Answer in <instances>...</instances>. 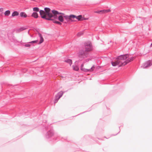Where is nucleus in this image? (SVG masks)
Listing matches in <instances>:
<instances>
[{
    "mask_svg": "<svg viewBox=\"0 0 152 152\" xmlns=\"http://www.w3.org/2000/svg\"><path fill=\"white\" fill-rule=\"evenodd\" d=\"M84 50L83 49L80 50L78 54L79 57H82L83 58H87L89 55V52L93 50L92 44L90 42H88L84 43Z\"/></svg>",
    "mask_w": 152,
    "mask_h": 152,
    "instance_id": "f257e3e1",
    "label": "nucleus"
},
{
    "mask_svg": "<svg viewBox=\"0 0 152 152\" xmlns=\"http://www.w3.org/2000/svg\"><path fill=\"white\" fill-rule=\"evenodd\" d=\"M34 11L39 12V10H33ZM51 10H39V12L41 17L46 20H48L54 21V19L52 18H53L57 19V16L56 15H53L50 12Z\"/></svg>",
    "mask_w": 152,
    "mask_h": 152,
    "instance_id": "f03ea898",
    "label": "nucleus"
},
{
    "mask_svg": "<svg viewBox=\"0 0 152 152\" xmlns=\"http://www.w3.org/2000/svg\"><path fill=\"white\" fill-rule=\"evenodd\" d=\"M128 57H129V55L128 54L121 55L117 56L115 58V59L119 62L120 65L122 66V63H123Z\"/></svg>",
    "mask_w": 152,
    "mask_h": 152,
    "instance_id": "7ed1b4c3",
    "label": "nucleus"
},
{
    "mask_svg": "<svg viewBox=\"0 0 152 152\" xmlns=\"http://www.w3.org/2000/svg\"><path fill=\"white\" fill-rule=\"evenodd\" d=\"M152 65V60H149L144 63L141 66L143 69L146 68Z\"/></svg>",
    "mask_w": 152,
    "mask_h": 152,
    "instance_id": "20e7f679",
    "label": "nucleus"
},
{
    "mask_svg": "<svg viewBox=\"0 0 152 152\" xmlns=\"http://www.w3.org/2000/svg\"><path fill=\"white\" fill-rule=\"evenodd\" d=\"M54 131L53 129H51L48 132L45 134V137L47 139H49L53 135Z\"/></svg>",
    "mask_w": 152,
    "mask_h": 152,
    "instance_id": "39448f33",
    "label": "nucleus"
},
{
    "mask_svg": "<svg viewBox=\"0 0 152 152\" xmlns=\"http://www.w3.org/2000/svg\"><path fill=\"white\" fill-rule=\"evenodd\" d=\"M134 57H131L127 58L125 61H124L123 63L122 64V65L125 66L128 63L132 61L133 60Z\"/></svg>",
    "mask_w": 152,
    "mask_h": 152,
    "instance_id": "423d86ee",
    "label": "nucleus"
},
{
    "mask_svg": "<svg viewBox=\"0 0 152 152\" xmlns=\"http://www.w3.org/2000/svg\"><path fill=\"white\" fill-rule=\"evenodd\" d=\"M111 10H99L94 12L95 13L98 14H103L105 13L109 12H110Z\"/></svg>",
    "mask_w": 152,
    "mask_h": 152,
    "instance_id": "0eeeda50",
    "label": "nucleus"
},
{
    "mask_svg": "<svg viewBox=\"0 0 152 152\" xmlns=\"http://www.w3.org/2000/svg\"><path fill=\"white\" fill-rule=\"evenodd\" d=\"M111 64L113 66H115L118 65H119V66H121L120 65V64L118 61H117V60L114 61H112L111 62Z\"/></svg>",
    "mask_w": 152,
    "mask_h": 152,
    "instance_id": "6e6552de",
    "label": "nucleus"
},
{
    "mask_svg": "<svg viewBox=\"0 0 152 152\" xmlns=\"http://www.w3.org/2000/svg\"><path fill=\"white\" fill-rule=\"evenodd\" d=\"M26 28H26L25 26L21 27L17 29L16 30V32L17 33L20 32L22 31H23L24 30H26Z\"/></svg>",
    "mask_w": 152,
    "mask_h": 152,
    "instance_id": "1a4fd4ad",
    "label": "nucleus"
},
{
    "mask_svg": "<svg viewBox=\"0 0 152 152\" xmlns=\"http://www.w3.org/2000/svg\"><path fill=\"white\" fill-rule=\"evenodd\" d=\"M64 94V92L61 91L60 92H59L56 96H57V97L58 98V99H59Z\"/></svg>",
    "mask_w": 152,
    "mask_h": 152,
    "instance_id": "9d476101",
    "label": "nucleus"
},
{
    "mask_svg": "<svg viewBox=\"0 0 152 152\" xmlns=\"http://www.w3.org/2000/svg\"><path fill=\"white\" fill-rule=\"evenodd\" d=\"M31 16L34 18H37L39 17V16L38 13L37 12H33L31 15Z\"/></svg>",
    "mask_w": 152,
    "mask_h": 152,
    "instance_id": "9b49d317",
    "label": "nucleus"
},
{
    "mask_svg": "<svg viewBox=\"0 0 152 152\" xmlns=\"http://www.w3.org/2000/svg\"><path fill=\"white\" fill-rule=\"evenodd\" d=\"M38 34L40 38V41L38 43V44H40L43 42L44 39L42 35L40 33H39Z\"/></svg>",
    "mask_w": 152,
    "mask_h": 152,
    "instance_id": "f8f14e48",
    "label": "nucleus"
},
{
    "mask_svg": "<svg viewBox=\"0 0 152 152\" xmlns=\"http://www.w3.org/2000/svg\"><path fill=\"white\" fill-rule=\"evenodd\" d=\"M20 16L21 17L26 18L28 16L24 12H21L20 14Z\"/></svg>",
    "mask_w": 152,
    "mask_h": 152,
    "instance_id": "ddd939ff",
    "label": "nucleus"
},
{
    "mask_svg": "<svg viewBox=\"0 0 152 152\" xmlns=\"http://www.w3.org/2000/svg\"><path fill=\"white\" fill-rule=\"evenodd\" d=\"M52 12L53 13V15H57V14H64V13H62L61 12H58V11H57L56 10H52Z\"/></svg>",
    "mask_w": 152,
    "mask_h": 152,
    "instance_id": "4468645a",
    "label": "nucleus"
},
{
    "mask_svg": "<svg viewBox=\"0 0 152 152\" xmlns=\"http://www.w3.org/2000/svg\"><path fill=\"white\" fill-rule=\"evenodd\" d=\"M76 16L74 15H69V17L70 18V20L72 22H74L76 20H74L72 19H74L75 18H76Z\"/></svg>",
    "mask_w": 152,
    "mask_h": 152,
    "instance_id": "2eb2a0df",
    "label": "nucleus"
},
{
    "mask_svg": "<svg viewBox=\"0 0 152 152\" xmlns=\"http://www.w3.org/2000/svg\"><path fill=\"white\" fill-rule=\"evenodd\" d=\"M82 15H80L78 16H76V18L79 21H82Z\"/></svg>",
    "mask_w": 152,
    "mask_h": 152,
    "instance_id": "dca6fc26",
    "label": "nucleus"
},
{
    "mask_svg": "<svg viewBox=\"0 0 152 152\" xmlns=\"http://www.w3.org/2000/svg\"><path fill=\"white\" fill-rule=\"evenodd\" d=\"M58 20L61 22H63V21H64L63 17L61 15L59 16L58 17Z\"/></svg>",
    "mask_w": 152,
    "mask_h": 152,
    "instance_id": "f3484780",
    "label": "nucleus"
},
{
    "mask_svg": "<svg viewBox=\"0 0 152 152\" xmlns=\"http://www.w3.org/2000/svg\"><path fill=\"white\" fill-rule=\"evenodd\" d=\"M65 61L66 63H69L70 66H71L72 64V60L71 59H68L65 60Z\"/></svg>",
    "mask_w": 152,
    "mask_h": 152,
    "instance_id": "a211bd4d",
    "label": "nucleus"
},
{
    "mask_svg": "<svg viewBox=\"0 0 152 152\" xmlns=\"http://www.w3.org/2000/svg\"><path fill=\"white\" fill-rule=\"evenodd\" d=\"M18 15H19L18 12L17 11H15L14 12L12 13V17H14V16H17Z\"/></svg>",
    "mask_w": 152,
    "mask_h": 152,
    "instance_id": "6ab92c4d",
    "label": "nucleus"
},
{
    "mask_svg": "<svg viewBox=\"0 0 152 152\" xmlns=\"http://www.w3.org/2000/svg\"><path fill=\"white\" fill-rule=\"evenodd\" d=\"M72 67L73 68V70L76 71H77L79 69V67L76 65L74 66L73 65L72 66Z\"/></svg>",
    "mask_w": 152,
    "mask_h": 152,
    "instance_id": "aec40b11",
    "label": "nucleus"
},
{
    "mask_svg": "<svg viewBox=\"0 0 152 152\" xmlns=\"http://www.w3.org/2000/svg\"><path fill=\"white\" fill-rule=\"evenodd\" d=\"M10 14V10H7L4 12L5 15L8 16Z\"/></svg>",
    "mask_w": 152,
    "mask_h": 152,
    "instance_id": "412c9836",
    "label": "nucleus"
},
{
    "mask_svg": "<svg viewBox=\"0 0 152 152\" xmlns=\"http://www.w3.org/2000/svg\"><path fill=\"white\" fill-rule=\"evenodd\" d=\"M64 17L65 18V19L67 20L68 21H69V20H70V18L69 17V15H65L64 16Z\"/></svg>",
    "mask_w": 152,
    "mask_h": 152,
    "instance_id": "4be33fe9",
    "label": "nucleus"
},
{
    "mask_svg": "<svg viewBox=\"0 0 152 152\" xmlns=\"http://www.w3.org/2000/svg\"><path fill=\"white\" fill-rule=\"evenodd\" d=\"M81 70L84 71L85 72H90L89 69H85L83 68H82L81 69Z\"/></svg>",
    "mask_w": 152,
    "mask_h": 152,
    "instance_id": "5701e85b",
    "label": "nucleus"
},
{
    "mask_svg": "<svg viewBox=\"0 0 152 152\" xmlns=\"http://www.w3.org/2000/svg\"><path fill=\"white\" fill-rule=\"evenodd\" d=\"M145 4L146 5H148L149 3H151L152 2L151 0H146L145 1Z\"/></svg>",
    "mask_w": 152,
    "mask_h": 152,
    "instance_id": "b1692460",
    "label": "nucleus"
},
{
    "mask_svg": "<svg viewBox=\"0 0 152 152\" xmlns=\"http://www.w3.org/2000/svg\"><path fill=\"white\" fill-rule=\"evenodd\" d=\"M53 23H56L58 24L59 25H61V23L59 21H57L56 20L53 21Z\"/></svg>",
    "mask_w": 152,
    "mask_h": 152,
    "instance_id": "393cba45",
    "label": "nucleus"
},
{
    "mask_svg": "<svg viewBox=\"0 0 152 152\" xmlns=\"http://www.w3.org/2000/svg\"><path fill=\"white\" fill-rule=\"evenodd\" d=\"M27 9H30V10H39V9L37 7H30L29 8H28Z\"/></svg>",
    "mask_w": 152,
    "mask_h": 152,
    "instance_id": "a878e982",
    "label": "nucleus"
},
{
    "mask_svg": "<svg viewBox=\"0 0 152 152\" xmlns=\"http://www.w3.org/2000/svg\"><path fill=\"white\" fill-rule=\"evenodd\" d=\"M83 34V32L82 31L78 32L77 34V36L78 37H79L81 36Z\"/></svg>",
    "mask_w": 152,
    "mask_h": 152,
    "instance_id": "bb28decb",
    "label": "nucleus"
},
{
    "mask_svg": "<svg viewBox=\"0 0 152 152\" xmlns=\"http://www.w3.org/2000/svg\"><path fill=\"white\" fill-rule=\"evenodd\" d=\"M38 41V40L33 41H31L30 42H29L28 43H36Z\"/></svg>",
    "mask_w": 152,
    "mask_h": 152,
    "instance_id": "cd10ccee",
    "label": "nucleus"
},
{
    "mask_svg": "<svg viewBox=\"0 0 152 152\" xmlns=\"http://www.w3.org/2000/svg\"><path fill=\"white\" fill-rule=\"evenodd\" d=\"M57 96H55V99L54 101V103H56V102H58V99H58V98H57Z\"/></svg>",
    "mask_w": 152,
    "mask_h": 152,
    "instance_id": "c85d7f7f",
    "label": "nucleus"
},
{
    "mask_svg": "<svg viewBox=\"0 0 152 152\" xmlns=\"http://www.w3.org/2000/svg\"><path fill=\"white\" fill-rule=\"evenodd\" d=\"M94 65L91 69H89L90 72L94 70Z\"/></svg>",
    "mask_w": 152,
    "mask_h": 152,
    "instance_id": "c756f323",
    "label": "nucleus"
},
{
    "mask_svg": "<svg viewBox=\"0 0 152 152\" xmlns=\"http://www.w3.org/2000/svg\"><path fill=\"white\" fill-rule=\"evenodd\" d=\"M30 45L28 44H26L24 45V46L26 47H29Z\"/></svg>",
    "mask_w": 152,
    "mask_h": 152,
    "instance_id": "7c9ffc66",
    "label": "nucleus"
},
{
    "mask_svg": "<svg viewBox=\"0 0 152 152\" xmlns=\"http://www.w3.org/2000/svg\"><path fill=\"white\" fill-rule=\"evenodd\" d=\"M88 19V18H85L83 17H82V21L84 20H87Z\"/></svg>",
    "mask_w": 152,
    "mask_h": 152,
    "instance_id": "2f4dec72",
    "label": "nucleus"
},
{
    "mask_svg": "<svg viewBox=\"0 0 152 152\" xmlns=\"http://www.w3.org/2000/svg\"><path fill=\"white\" fill-rule=\"evenodd\" d=\"M44 10H50V9L49 8L45 7L44 8Z\"/></svg>",
    "mask_w": 152,
    "mask_h": 152,
    "instance_id": "473e14b6",
    "label": "nucleus"
},
{
    "mask_svg": "<svg viewBox=\"0 0 152 152\" xmlns=\"http://www.w3.org/2000/svg\"><path fill=\"white\" fill-rule=\"evenodd\" d=\"M84 66V64H82L81 65V67H80V69L81 70V69L82 68H83V66Z\"/></svg>",
    "mask_w": 152,
    "mask_h": 152,
    "instance_id": "72a5a7b5",
    "label": "nucleus"
},
{
    "mask_svg": "<svg viewBox=\"0 0 152 152\" xmlns=\"http://www.w3.org/2000/svg\"><path fill=\"white\" fill-rule=\"evenodd\" d=\"M23 71H24V72H25L26 71H27V69H23Z\"/></svg>",
    "mask_w": 152,
    "mask_h": 152,
    "instance_id": "f704fd0d",
    "label": "nucleus"
},
{
    "mask_svg": "<svg viewBox=\"0 0 152 152\" xmlns=\"http://www.w3.org/2000/svg\"><path fill=\"white\" fill-rule=\"evenodd\" d=\"M0 10H3V8H0Z\"/></svg>",
    "mask_w": 152,
    "mask_h": 152,
    "instance_id": "c9c22d12",
    "label": "nucleus"
},
{
    "mask_svg": "<svg viewBox=\"0 0 152 152\" xmlns=\"http://www.w3.org/2000/svg\"><path fill=\"white\" fill-rule=\"evenodd\" d=\"M2 10H0V12H2V11H1Z\"/></svg>",
    "mask_w": 152,
    "mask_h": 152,
    "instance_id": "e433bc0d",
    "label": "nucleus"
},
{
    "mask_svg": "<svg viewBox=\"0 0 152 152\" xmlns=\"http://www.w3.org/2000/svg\"><path fill=\"white\" fill-rule=\"evenodd\" d=\"M66 22H65L64 23H66Z\"/></svg>",
    "mask_w": 152,
    "mask_h": 152,
    "instance_id": "4c0bfd02",
    "label": "nucleus"
},
{
    "mask_svg": "<svg viewBox=\"0 0 152 152\" xmlns=\"http://www.w3.org/2000/svg\"><path fill=\"white\" fill-rule=\"evenodd\" d=\"M110 42H111V41H110Z\"/></svg>",
    "mask_w": 152,
    "mask_h": 152,
    "instance_id": "58836bf2",
    "label": "nucleus"
}]
</instances>
